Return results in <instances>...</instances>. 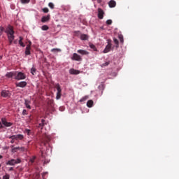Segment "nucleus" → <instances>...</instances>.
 <instances>
[{"label":"nucleus","mask_w":179,"mask_h":179,"mask_svg":"<svg viewBox=\"0 0 179 179\" xmlns=\"http://www.w3.org/2000/svg\"><path fill=\"white\" fill-rule=\"evenodd\" d=\"M22 115H27V110H26V109L22 110Z\"/></svg>","instance_id":"a19ab883"},{"label":"nucleus","mask_w":179,"mask_h":179,"mask_svg":"<svg viewBox=\"0 0 179 179\" xmlns=\"http://www.w3.org/2000/svg\"><path fill=\"white\" fill-rule=\"evenodd\" d=\"M55 87L57 90L56 99H57V100H59V99H61V96L62 95V90H61V86L58 83L55 84Z\"/></svg>","instance_id":"20e7f679"},{"label":"nucleus","mask_w":179,"mask_h":179,"mask_svg":"<svg viewBox=\"0 0 179 179\" xmlns=\"http://www.w3.org/2000/svg\"><path fill=\"white\" fill-rule=\"evenodd\" d=\"M108 65H110V62H106L101 64V67L103 68L104 66H108Z\"/></svg>","instance_id":"c756f323"},{"label":"nucleus","mask_w":179,"mask_h":179,"mask_svg":"<svg viewBox=\"0 0 179 179\" xmlns=\"http://www.w3.org/2000/svg\"><path fill=\"white\" fill-rule=\"evenodd\" d=\"M31 103V101H30L29 99L24 100V104L27 108H29V110H31V106H30V104Z\"/></svg>","instance_id":"dca6fc26"},{"label":"nucleus","mask_w":179,"mask_h":179,"mask_svg":"<svg viewBox=\"0 0 179 179\" xmlns=\"http://www.w3.org/2000/svg\"><path fill=\"white\" fill-rule=\"evenodd\" d=\"M70 75H79L80 71L79 70H76L75 69H71L69 70Z\"/></svg>","instance_id":"ddd939ff"},{"label":"nucleus","mask_w":179,"mask_h":179,"mask_svg":"<svg viewBox=\"0 0 179 179\" xmlns=\"http://www.w3.org/2000/svg\"><path fill=\"white\" fill-rule=\"evenodd\" d=\"M19 44L21 47H25L24 43H23V38H22V36L20 37Z\"/></svg>","instance_id":"5701e85b"},{"label":"nucleus","mask_w":179,"mask_h":179,"mask_svg":"<svg viewBox=\"0 0 179 179\" xmlns=\"http://www.w3.org/2000/svg\"><path fill=\"white\" fill-rule=\"evenodd\" d=\"M8 171H13V167H10Z\"/></svg>","instance_id":"a18cd8bd"},{"label":"nucleus","mask_w":179,"mask_h":179,"mask_svg":"<svg viewBox=\"0 0 179 179\" xmlns=\"http://www.w3.org/2000/svg\"><path fill=\"white\" fill-rule=\"evenodd\" d=\"M16 87H26L27 86V83L26 81H21L20 83H15Z\"/></svg>","instance_id":"9b49d317"},{"label":"nucleus","mask_w":179,"mask_h":179,"mask_svg":"<svg viewBox=\"0 0 179 179\" xmlns=\"http://www.w3.org/2000/svg\"><path fill=\"white\" fill-rule=\"evenodd\" d=\"M3 128V126L2 125V123L0 122V129Z\"/></svg>","instance_id":"49530a36"},{"label":"nucleus","mask_w":179,"mask_h":179,"mask_svg":"<svg viewBox=\"0 0 179 179\" xmlns=\"http://www.w3.org/2000/svg\"><path fill=\"white\" fill-rule=\"evenodd\" d=\"M77 52L78 54H81V55H89V52H87V50H78Z\"/></svg>","instance_id":"a211bd4d"},{"label":"nucleus","mask_w":179,"mask_h":179,"mask_svg":"<svg viewBox=\"0 0 179 179\" xmlns=\"http://www.w3.org/2000/svg\"><path fill=\"white\" fill-rule=\"evenodd\" d=\"M52 52H61V49L59 48H53L51 50Z\"/></svg>","instance_id":"393cba45"},{"label":"nucleus","mask_w":179,"mask_h":179,"mask_svg":"<svg viewBox=\"0 0 179 179\" xmlns=\"http://www.w3.org/2000/svg\"><path fill=\"white\" fill-rule=\"evenodd\" d=\"M40 141L42 143H43L44 145H45V142H47V140L45 138H40Z\"/></svg>","instance_id":"72a5a7b5"},{"label":"nucleus","mask_w":179,"mask_h":179,"mask_svg":"<svg viewBox=\"0 0 179 179\" xmlns=\"http://www.w3.org/2000/svg\"><path fill=\"white\" fill-rule=\"evenodd\" d=\"M34 160H36V157H34L30 159L31 163H33Z\"/></svg>","instance_id":"37998d69"},{"label":"nucleus","mask_w":179,"mask_h":179,"mask_svg":"<svg viewBox=\"0 0 179 179\" xmlns=\"http://www.w3.org/2000/svg\"><path fill=\"white\" fill-rule=\"evenodd\" d=\"M1 124L4 125V127H12V125H13V123L12 122H9L8 121H6V119L4 117L1 118Z\"/></svg>","instance_id":"9d476101"},{"label":"nucleus","mask_w":179,"mask_h":179,"mask_svg":"<svg viewBox=\"0 0 179 179\" xmlns=\"http://www.w3.org/2000/svg\"><path fill=\"white\" fill-rule=\"evenodd\" d=\"M44 125H45V120H44L43 119L41 120V123L39 124V127H44Z\"/></svg>","instance_id":"bb28decb"},{"label":"nucleus","mask_w":179,"mask_h":179,"mask_svg":"<svg viewBox=\"0 0 179 179\" xmlns=\"http://www.w3.org/2000/svg\"><path fill=\"white\" fill-rule=\"evenodd\" d=\"M10 176L9 174H6L5 176H3V179H9Z\"/></svg>","instance_id":"4c0bfd02"},{"label":"nucleus","mask_w":179,"mask_h":179,"mask_svg":"<svg viewBox=\"0 0 179 179\" xmlns=\"http://www.w3.org/2000/svg\"><path fill=\"white\" fill-rule=\"evenodd\" d=\"M9 139H15V141H23L24 136L23 134L13 135L9 137Z\"/></svg>","instance_id":"39448f33"},{"label":"nucleus","mask_w":179,"mask_h":179,"mask_svg":"<svg viewBox=\"0 0 179 179\" xmlns=\"http://www.w3.org/2000/svg\"><path fill=\"white\" fill-rule=\"evenodd\" d=\"M93 104H94L93 100H89L87 102V106L89 108H92V107H93Z\"/></svg>","instance_id":"6ab92c4d"},{"label":"nucleus","mask_w":179,"mask_h":179,"mask_svg":"<svg viewBox=\"0 0 179 179\" xmlns=\"http://www.w3.org/2000/svg\"><path fill=\"white\" fill-rule=\"evenodd\" d=\"M113 41H114V43H115V44H116V47L117 48H118V44H119V41H118V40L117 39V38H114L113 39Z\"/></svg>","instance_id":"c9c22d12"},{"label":"nucleus","mask_w":179,"mask_h":179,"mask_svg":"<svg viewBox=\"0 0 179 179\" xmlns=\"http://www.w3.org/2000/svg\"><path fill=\"white\" fill-rule=\"evenodd\" d=\"M31 50V41H29V44L27 45L26 49H25V55H30L31 52L30 50Z\"/></svg>","instance_id":"6e6552de"},{"label":"nucleus","mask_w":179,"mask_h":179,"mask_svg":"<svg viewBox=\"0 0 179 179\" xmlns=\"http://www.w3.org/2000/svg\"><path fill=\"white\" fill-rule=\"evenodd\" d=\"M87 99H89V96L85 95L82 99H80L79 101H80V103H83V101H86V100H87Z\"/></svg>","instance_id":"412c9836"},{"label":"nucleus","mask_w":179,"mask_h":179,"mask_svg":"<svg viewBox=\"0 0 179 179\" xmlns=\"http://www.w3.org/2000/svg\"><path fill=\"white\" fill-rule=\"evenodd\" d=\"M116 5H117V2H115V1H114V0H110L108 2L109 8H115Z\"/></svg>","instance_id":"4468645a"},{"label":"nucleus","mask_w":179,"mask_h":179,"mask_svg":"<svg viewBox=\"0 0 179 179\" xmlns=\"http://www.w3.org/2000/svg\"><path fill=\"white\" fill-rule=\"evenodd\" d=\"M24 134H27V135H28L29 136H30V135H31V130L29 129H25L24 130Z\"/></svg>","instance_id":"4be33fe9"},{"label":"nucleus","mask_w":179,"mask_h":179,"mask_svg":"<svg viewBox=\"0 0 179 179\" xmlns=\"http://www.w3.org/2000/svg\"><path fill=\"white\" fill-rule=\"evenodd\" d=\"M22 163V159L17 158L16 159H11L6 162V166H16V164H20Z\"/></svg>","instance_id":"f03ea898"},{"label":"nucleus","mask_w":179,"mask_h":179,"mask_svg":"<svg viewBox=\"0 0 179 179\" xmlns=\"http://www.w3.org/2000/svg\"><path fill=\"white\" fill-rule=\"evenodd\" d=\"M71 59L72 61H78V62H82V57L78 53H73Z\"/></svg>","instance_id":"0eeeda50"},{"label":"nucleus","mask_w":179,"mask_h":179,"mask_svg":"<svg viewBox=\"0 0 179 179\" xmlns=\"http://www.w3.org/2000/svg\"><path fill=\"white\" fill-rule=\"evenodd\" d=\"M16 71L14 72H9L6 74V78H14L15 77Z\"/></svg>","instance_id":"2eb2a0df"},{"label":"nucleus","mask_w":179,"mask_h":179,"mask_svg":"<svg viewBox=\"0 0 179 179\" xmlns=\"http://www.w3.org/2000/svg\"><path fill=\"white\" fill-rule=\"evenodd\" d=\"M44 164H45V162H44Z\"/></svg>","instance_id":"3c124183"},{"label":"nucleus","mask_w":179,"mask_h":179,"mask_svg":"<svg viewBox=\"0 0 179 179\" xmlns=\"http://www.w3.org/2000/svg\"><path fill=\"white\" fill-rule=\"evenodd\" d=\"M17 150H20V147L13 148V145L12 146L11 152L13 153H15Z\"/></svg>","instance_id":"b1692460"},{"label":"nucleus","mask_w":179,"mask_h":179,"mask_svg":"<svg viewBox=\"0 0 179 179\" xmlns=\"http://www.w3.org/2000/svg\"><path fill=\"white\" fill-rule=\"evenodd\" d=\"M79 34H80V31H74V36H76V37H79Z\"/></svg>","instance_id":"473e14b6"},{"label":"nucleus","mask_w":179,"mask_h":179,"mask_svg":"<svg viewBox=\"0 0 179 179\" xmlns=\"http://www.w3.org/2000/svg\"><path fill=\"white\" fill-rule=\"evenodd\" d=\"M90 47L92 48V50L97 51V48H96V45H94V44H90Z\"/></svg>","instance_id":"a878e982"},{"label":"nucleus","mask_w":179,"mask_h":179,"mask_svg":"<svg viewBox=\"0 0 179 179\" xmlns=\"http://www.w3.org/2000/svg\"><path fill=\"white\" fill-rule=\"evenodd\" d=\"M101 2V0H98V3H100Z\"/></svg>","instance_id":"8fccbe9b"},{"label":"nucleus","mask_w":179,"mask_h":179,"mask_svg":"<svg viewBox=\"0 0 179 179\" xmlns=\"http://www.w3.org/2000/svg\"><path fill=\"white\" fill-rule=\"evenodd\" d=\"M12 94H10V92L6 90H3L1 91V97H4L5 99H8L10 97Z\"/></svg>","instance_id":"423d86ee"},{"label":"nucleus","mask_w":179,"mask_h":179,"mask_svg":"<svg viewBox=\"0 0 179 179\" xmlns=\"http://www.w3.org/2000/svg\"><path fill=\"white\" fill-rule=\"evenodd\" d=\"M48 6H49V8H50V9H54V8H55V6L52 2L48 3Z\"/></svg>","instance_id":"f704fd0d"},{"label":"nucleus","mask_w":179,"mask_h":179,"mask_svg":"<svg viewBox=\"0 0 179 179\" xmlns=\"http://www.w3.org/2000/svg\"><path fill=\"white\" fill-rule=\"evenodd\" d=\"M106 24H108V25L113 24V20H108L106 21Z\"/></svg>","instance_id":"58836bf2"},{"label":"nucleus","mask_w":179,"mask_h":179,"mask_svg":"<svg viewBox=\"0 0 179 179\" xmlns=\"http://www.w3.org/2000/svg\"><path fill=\"white\" fill-rule=\"evenodd\" d=\"M11 141H10V143H15V141H16L15 139H13V138H10Z\"/></svg>","instance_id":"c03bdc74"},{"label":"nucleus","mask_w":179,"mask_h":179,"mask_svg":"<svg viewBox=\"0 0 179 179\" xmlns=\"http://www.w3.org/2000/svg\"><path fill=\"white\" fill-rule=\"evenodd\" d=\"M119 38L120 40V43L122 44L124 43V38H122V36H119Z\"/></svg>","instance_id":"79ce46f5"},{"label":"nucleus","mask_w":179,"mask_h":179,"mask_svg":"<svg viewBox=\"0 0 179 179\" xmlns=\"http://www.w3.org/2000/svg\"><path fill=\"white\" fill-rule=\"evenodd\" d=\"M111 50V41H108V44L103 50V54H107V52H110Z\"/></svg>","instance_id":"1a4fd4ad"},{"label":"nucleus","mask_w":179,"mask_h":179,"mask_svg":"<svg viewBox=\"0 0 179 179\" xmlns=\"http://www.w3.org/2000/svg\"><path fill=\"white\" fill-rule=\"evenodd\" d=\"M50 15H48L47 16H43L41 19L42 23H45V22H48L50 20Z\"/></svg>","instance_id":"f3484780"},{"label":"nucleus","mask_w":179,"mask_h":179,"mask_svg":"<svg viewBox=\"0 0 179 179\" xmlns=\"http://www.w3.org/2000/svg\"><path fill=\"white\" fill-rule=\"evenodd\" d=\"M3 156L0 155V159H3Z\"/></svg>","instance_id":"09e8293b"},{"label":"nucleus","mask_w":179,"mask_h":179,"mask_svg":"<svg viewBox=\"0 0 179 179\" xmlns=\"http://www.w3.org/2000/svg\"><path fill=\"white\" fill-rule=\"evenodd\" d=\"M41 29H42V30H43V31H47V30H48L49 27H48V26H47V25H43L42 27H41Z\"/></svg>","instance_id":"c85d7f7f"},{"label":"nucleus","mask_w":179,"mask_h":179,"mask_svg":"<svg viewBox=\"0 0 179 179\" xmlns=\"http://www.w3.org/2000/svg\"><path fill=\"white\" fill-rule=\"evenodd\" d=\"M0 179H1V178H0Z\"/></svg>","instance_id":"603ef678"},{"label":"nucleus","mask_w":179,"mask_h":179,"mask_svg":"<svg viewBox=\"0 0 179 179\" xmlns=\"http://www.w3.org/2000/svg\"><path fill=\"white\" fill-rule=\"evenodd\" d=\"M20 1L22 3H29V2H30V0H20Z\"/></svg>","instance_id":"e433bc0d"},{"label":"nucleus","mask_w":179,"mask_h":179,"mask_svg":"<svg viewBox=\"0 0 179 179\" xmlns=\"http://www.w3.org/2000/svg\"><path fill=\"white\" fill-rule=\"evenodd\" d=\"M98 17L99 19H103L104 17V10L101 8H98Z\"/></svg>","instance_id":"f8f14e48"},{"label":"nucleus","mask_w":179,"mask_h":179,"mask_svg":"<svg viewBox=\"0 0 179 179\" xmlns=\"http://www.w3.org/2000/svg\"><path fill=\"white\" fill-rule=\"evenodd\" d=\"M3 31H5V28H3V27H0V36H2Z\"/></svg>","instance_id":"2f4dec72"},{"label":"nucleus","mask_w":179,"mask_h":179,"mask_svg":"<svg viewBox=\"0 0 179 179\" xmlns=\"http://www.w3.org/2000/svg\"><path fill=\"white\" fill-rule=\"evenodd\" d=\"M36 71H37V70L36 69V68L32 67V68L31 69V73H32L33 75H36Z\"/></svg>","instance_id":"cd10ccee"},{"label":"nucleus","mask_w":179,"mask_h":179,"mask_svg":"<svg viewBox=\"0 0 179 179\" xmlns=\"http://www.w3.org/2000/svg\"><path fill=\"white\" fill-rule=\"evenodd\" d=\"M99 87H104V85H101L99 86Z\"/></svg>","instance_id":"de8ad7c7"},{"label":"nucleus","mask_w":179,"mask_h":179,"mask_svg":"<svg viewBox=\"0 0 179 179\" xmlns=\"http://www.w3.org/2000/svg\"><path fill=\"white\" fill-rule=\"evenodd\" d=\"M42 10L44 13H48V12H50V10L48 9V8H44L42 9Z\"/></svg>","instance_id":"7c9ffc66"},{"label":"nucleus","mask_w":179,"mask_h":179,"mask_svg":"<svg viewBox=\"0 0 179 179\" xmlns=\"http://www.w3.org/2000/svg\"><path fill=\"white\" fill-rule=\"evenodd\" d=\"M4 32H6L7 34V37L10 45V44H12L15 40V31L13 30V27L8 25L6 30H4Z\"/></svg>","instance_id":"f257e3e1"},{"label":"nucleus","mask_w":179,"mask_h":179,"mask_svg":"<svg viewBox=\"0 0 179 179\" xmlns=\"http://www.w3.org/2000/svg\"><path fill=\"white\" fill-rule=\"evenodd\" d=\"M15 79L16 80H23V79H26V75L22 72L15 71Z\"/></svg>","instance_id":"7ed1b4c3"},{"label":"nucleus","mask_w":179,"mask_h":179,"mask_svg":"<svg viewBox=\"0 0 179 179\" xmlns=\"http://www.w3.org/2000/svg\"><path fill=\"white\" fill-rule=\"evenodd\" d=\"M21 150V152H26V150H27V149H26L24 147H20V150Z\"/></svg>","instance_id":"ea45409f"},{"label":"nucleus","mask_w":179,"mask_h":179,"mask_svg":"<svg viewBox=\"0 0 179 179\" xmlns=\"http://www.w3.org/2000/svg\"><path fill=\"white\" fill-rule=\"evenodd\" d=\"M80 38V40H87L89 38V36L85 34H81Z\"/></svg>","instance_id":"aec40b11"}]
</instances>
